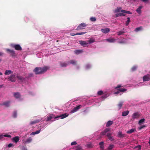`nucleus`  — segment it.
<instances>
[{
	"label": "nucleus",
	"mask_w": 150,
	"mask_h": 150,
	"mask_svg": "<svg viewBox=\"0 0 150 150\" xmlns=\"http://www.w3.org/2000/svg\"><path fill=\"white\" fill-rule=\"evenodd\" d=\"M49 68L47 67H36L33 70V71L36 74H42L46 72Z\"/></svg>",
	"instance_id": "obj_1"
},
{
	"label": "nucleus",
	"mask_w": 150,
	"mask_h": 150,
	"mask_svg": "<svg viewBox=\"0 0 150 150\" xmlns=\"http://www.w3.org/2000/svg\"><path fill=\"white\" fill-rule=\"evenodd\" d=\"M87 26L86 24L85 23H82L78 26L77 27L76 29V30H82L85 28Z\"/></svg>",
	"instance_id": "obj_2"
},
{
	"label": "nucleus",
	"mask_w": 150,
	"mask_h": 150,
	"mask_svg": "<svg viewBox=\"0 0 150 150\" xmlns=\"http://www.w3.org/2000/svg\"><path fill=\"white\" fill-rule=\"evenodd\" d=\"M140 116V114L138 112H134L132 115V120H134L136 119H138Z\"/></svg>",
	"instance_id": "obj_3"
},
{
	"label": "nucleus",
	"mask_w": 150,
	"mask_h": 150,
	"mask_svg": "<svg viewBox=\"0 0 150 150\" xmlns=\"http://www.w3.org/2000/svg\"><path fill=\"white\" fill-rule=\"evenodd\" d=\"M8 79L9 81L12 82H15L16 81L15 75L14 74H11Z\"/></svg>",
	"instance_id": "obj_4"
},
{
	"label": "nucleus",
	"mask_w": 150,
	"mask_h": 150,
	"mask_svg": "<svg viewBox=\"0 0 150 150\" xmlns=\"http://www.w3.org/2000/svg\"><path fill=\"white\" fill-rule=\"evenodd\" d=\"M122 86L121 85H119L116 87L115 88V89H117L120 92H124L127 91V89L125 88L117 89L120 88Z\"/></svg>",
	"instance_id": "obj_5"
},
{
	"label": "nucleus",
	"mask_w": 150,
	"mask_h": 150,
	"mask_svg": "<svg viewBox=\"0 0 150 150\" xmlns=\"http://www.w3.org/2000/svg\"><path fill=\"white\" fill-rule=\"evenodd\" d=\"M82 106L81 105H79L78 106L75 107L71 111V112L73 113L77 111L79 109H80Z\"/></svg>",
	"instance_id": "obj_6"
},
{
	"label": "nucleus",
	"mask_w": 150,
	"mask_h": 150,
	"mask_svg": "<svg viewBox=\"0 0 150 150\" xmlns=\"http://www.w3.org/2000/svg\"><path fill=\"white\" fill-rule=\"evenodd\" d=\"M6 51L11 54V55L12 57H14L15 56V52L12 50H10L9 49H6Z\"/></svg>",
	"instance_id": "obj_7"
},
{
	"label": "nucleus",
	"mask_w": 150,
	"mask_h": 150,
	"mask_svg": "<svg viewBox=\"0 0 150 150\" xmlns=\"http://www.w3.org/2000/svg\"><path fill=\"white\" fill-rule=\"evenodd\" d=\"M12 47L14 48L15 50H22L21 47L18 44L13 45Z\"/></svg>",
	"instance_id": "obj_8"
},
{
	"label": "nucleus",
	"mask_w": 150,
	"mask_h": 150,
	"mask_svg": "<svg viewBox=\"0 0 150 150\" xmlns=\"http://www.w3.org/2000/svg\"><path fill=\"white\" fill-rule=\"evenodd\" d=\"M150 79V75L147 74V75L144 76L143 78V81H149Z\"/></svg>",
	"instance_id": "obj_9"
},
{
	"label": "nucleus",
	"mask_w": 150,
	"mask_h": 150,
	"mask_svg": "<svg viewBox=\"0 0 150 150\" xmlns=\"http://www.w3.org/2000/svg\"><path fill=\"white\" fill-rule=\"evenodd\" d=\"M68 116V115H67V113L62 114L59 116L56 117L55 119H57L59 117H61V119L64 118Z\"/></svg>",
	"instance_id": "obj_10"
},
{
	"label": "nucleus",
	"mask_w": 150,
	"mask_h": 150,
	"mask_svg": "<svg viewBox=\"0 0 150 150\" xmlns=\"http://www.w3.org/2000/svg\"><path fill=\"white\" fill-rule=\"evenodd\" d=\"M60 66L62 67H65L69 65V63L67 62H60Z\"/></svg>",
	"instance_id": "obj_11"
},
{
	"label": "nucleus",
	"mask_w": 150,
	"mask_h": 150,
	"mask_svg": "<svg viewBox=\"0 0 150 150\" xmlns=\"http://www.w3.org/2000/svg\"><path fill=\"white\" fill-rule=\"evenodd\" d=\"M19 140V138L18 136H16L13 138L12 139V141L16 143L18 142Z\"/></svg>",
	"instance_id": "obj_12"
},
{
	"label": "nucleus",
	"mask_w": 150,
	"mask_h": 150,
	"mask_svg": "<svg viewBox=\"0 0 150 150\" xmlns=\"http://www.w3.org/2000/svg\"><path fill=\"white\" fill-rule=\"evenodd\" d=\"M101 30L103 33H107L110 31V29L109 28H106L101 29Z\"/></svg>",
	"instance_id": "obj_13"
},
{
	"label": "nucleus",
	"mask_w": 150,
	"mask_h": 150,
	"mask_svg": "<svg viewBox=\"0 0 150 150\" xmlns=\"http://www.w3.org/2000/svg\"><path fill=\"white\" fill-rule=\"evenodd\" d=\"M113 123V122L112 121L109 120L108 121L106 124V127H109L110 126L112 125Z\"/></svg>",
	"instance_id": "obj_14"
},
{
	"label": "nucleus",
	"mask_w": 150,
	"mask_h": 150,
	"mask_svg": "<svg viewBox=\"0 0 150 150\" xmlns=\"http://www.w3.org/2000/svg\"><path fill=\"white\" fill-rule=\"evenodd\" d=\"M14 97L16 98H18L21 97V95L19 92H16L14 93Z\"/></svg>",
	"instance_id": "obj_15"
},
{
	"label": "nucleus",
	"mask_w": 150,
	"mask_h": 150,
	"mask_svg": "<svg viewBox=\"0 0 150 150\" xmlns=\"http://www.w3.org/2000/svg\"><path fill=\"white\" fill-rule=\"evenodd\" d=\"M16 77L18 80L21 81H23L25 80V78H24V77L21 76L17 75L16 76Z\"/></svg>",
	"instance_id": "obj_16"
},
{
	"label": "nucleus",
	"mask_w": 150,
	"mask_h": 150,
	"mask_svg": "<svg viewBox=\"0 0 150 150\" xmlns=\"http://www.w3.org/2000/svg\"><path fill=\"white\" fill-rule=\"evenodd\" d=\"M55 117H54V116L53 115H49L47 116V121H48L50 120L52 118H54Z\"/></svg>",
	"instance_id": "obj_17"
},
{
	"label": "nucleus",
	"mask_w": 150,
	"mask_h": 150,
	"mask_svg": "<svg viewBox=\"0 0 150 150\" xmlns=\"http://www.w3.org/2000/svg\"><path fill=\"white\" fill-rule=\"evenodd\" d=\"M79 42L81 45L84 46H85L88 44V43L85 41L81 40Z\"/></svg>",
	"instance_id": "obj_18"
},
{
	"label": "nucleus",
	"mask_w": 150,
	"mask_h": 150,
	"mask_svg": "<svg viewBox=\"0 0 150 150\" xmlns=\"http://www.w3.org/2000/svg\"><path fill=\"white\" fill-rule=\"evenodd\" d=\"M41 120H36L33 121H32L30 122V124L31 125H33L39 122Z\"/></svg>",
	"instance_id": "obj_19"
},
{
	"label": "nucleus",
	"mask_w": 150,
	"mask_h": 150,
	"mask_svg": "<svg viewBox=\"0 0 150 150\" xmlns=\"http://www.w3.org/2000/svg\"><path fill=\"white\" fill-rule=\"evenodd\" d=\"M86 33V32H81V33H77L76 34L73 33L72 34H71V35L72 36H74V35H82L85 34Z\"/></svg>",
	"instance_id": "obj_20"
},
{
	"label": "nucleus",
	"mask_w": 150,
	"mask_h": 150,
	"mask_svg": "<svg viewBox=\"0 0 150 150\" xmlns=\"http://www.w3.org/2000/svg\"><path fill=\"white\" fill-rule=\"evenodd\" d=\"M13 73L12 71L10 70H6L5 71L4 74L5 75H9Z\"/></svg>",
	"instance_id": "obj_21"
},
{
	"label": "nucleus",
	"mask_w": 150,
	"mask_h": 150,
	"mask_svg": "<svg viewBox=\"0 0 150 150\" xmlns=\"http://www.w3.org/2000/svg\"><path fill=\"white\" fill-rule=\"evenodd\" d=\"M69 63V64H72L73 65H76L77 64V61L75 60H71L69 62H68Z\"/></svg>",
	"instance_id": "obj_22"
},
{
	"label": "nucleus",
	"mask_w": 150,
	"mask_h": 150,
	"mask_svg": "<svg viewBox=\"0 0 150 150\" xmlns=\"http://www.w3.org/2000/svg\"><path fill=\"white\" fill-rule=\"evenodd\" d=\"M136 131V129L135 128H132L127 131V133L128 134H131L134 132L135 131Z\"/></svg>",
	"instance_id": "obj_23"
},
{
	"label": "nucleus",
	"mask_w": 150,
	"mask_h": 150,
	"mask_svg": "<svg viewBox=\"0 0 150 150\" xmlns=\"http://www.w3.org/2000/svg\"><path fill=\"white\" fill-rule=\"evenodd\" d=\"M106 40L109 42H113L115 41L116 40L113 38H110L106 39Z\"/></svg>",
	"instance_id": "obj_24"
},
{
	"label": "nucleus",
	"mask_w": 150,
	"mask_h": 150,
	"mask_svg": "<svg viewBox=\"0 0 150 150\" xmlns=\"http://www.w3.org/2000/svg\"><path fill=\"white\" fill-rule=\"evenodd\" d=\"M74 148L76 150H82V148L81 146L80 145L77 146H75L74 147Z\"/></svg>",
	"instance_id": "obj_25"
},
{
	"label": "nucleus",
	"mask_w": 150,
	"mask_h": 150,
	"mask_svg": "<svg viewBox=\"0 0 150 150\" xmlns=\"http://www.w3.org/2000/svg\"><path fill=\"white\" fill-rule=\"evenodd\" d=\"M104 144L103 142H102L99 143L100 148L103 150H104Z\"/></svg>",
	"instance_id": "obj_26"
},
{
	"label": "nucleus",
	"mask_w": 150,
	"mask_h": 150,
	"mask_svg": "<svg viewBox=\"0 0 150 150\" xmlns=\"http://www.w3.org/2000/svg\"><path fill=\"white\" fill-rule=\"evenodd\" d=\"M129 111L128 110H126L122 112V115L123 116H127L129 113Z\"/></svg>",
	"instance_id": "obj_27"
},
{
	"label": "nucleus",
	"mask_w": 150,
	"mask_h": 150,
	"mask_svg": "<svg viewBox=\"0 0 150 150\" xmlns=\"http://www.w3.org/2000/svg\"><path fill=\"white\" fill-rule=\"evenodd\" d=\"M142 8V6H140L139 8L136 10V11L139 14L141 13V9Z\"/></svg>",
	"instance_id": "obj_28"
},
{
	"label": "nucleus",
	"mask_w": 150,
	"mask_h": 150,
	"mask_svg": "<svg viewBox=\"0 0 150 150\" xmlns=\"http://www.w3.org/2000/svg\"><path fill=\"white\" fill-rule=\"evenodd\" d=\"M125 16V14L123 13H117V14H116L115 17L116 18V17H117L119 16Z\"/></svg>",
	"instance_id": "obj_29"
},
{
	"label": "nucleus",
	"mask_w": 150,
	"mask_h": 150,
	"mask_svg": "<svg viewBox=\"0 0 150 150\" xmlns=\"http://www.w3.org/2000/svg\"><path fill=\"white\" fill-rule=\"evenodd\" d=\"M32 139L31 137L28 138L25 142V143H30L32 141Z\"/></svg>",
	"instance_id": "obj_30"
},
{
	"label": "nucleus",
	"mask_w": 150,
	"mask_h": 150,
	"mask_svg": "<svg viewBox=\"0 0 150 150\" xmlns=\"http://www.w3.org/2000/svg\"><path fill=\"white\" fill-rule=\"evenodd\" d=\"M12 116L14 118H16L17 117V112L16 111H15L13 112Z\"/></svg>",
	"instance_id": "obj_31"
},
{
	"label": "nucleus",
	"mask_w": 150,
	"mask_h": 150,
	"mask_svg": "<svg viewBox=\"0 0 150 150\" xmlns=\"http://www.w3.org/2000/svg\"><path fill=\"white\" fill-rule=\"evenodd\" d=\"M10 102L9 101L7 102H5L3 103V105L7 106H9Z\"/></svg>",
	"instance_id": "obj_32"
},
{
	"label": "nucleus",
	"mask_w": 150,
	"mask_h": 150,
	"mask_svg": "<svg viewBox=\"0 0 150 150\" xmlns=\"http://www.w3.org/2000/svg\"><path fill=\"white\" fill-rule=\"evenodd\" d=\"M87 41L90 44L94 42H95V40L92 38H90L89 40Z\"/></svg>",
	"instance_id": "obj_33"
},
{
	"label": "nucleus",
	"mask_w": 150,
	"mask_h": 150,
	"mask_svg": "<svg viewBox=\"0 0 150 150\" xmlns=\"http://www.w3.org/2000/svg\"><path fill=\"white\" fill-rule=\"evenodd\" d=\"M121 7L117 8V9H115V13L119 12L121 11Z\"/></svg>",
	"instance_id": "obj_34"
},
{
	"label": "nucleus",
	"mask_w": 150,
	"mask_h": 150,
	"mask_svg": "<svg viewBox=\"0 0 150 150\" xmlns=\"http://www.w3.org/2000/svg\"><path fill=\"white\" fill-rule=\"evenodd\" d=\"M114 145H110L108 148V150H112V149L114 147Z\"/></svg>",
	"instance_id": "obj_35"
},
{
	"label": "nucleus",
	"mask_w": 150,
	"mask_h": 150,
	"mask_svg": "<svg viewBox=\"0 0 150 150\" xmlns=\"http://www.w3.org/2000/svg\"><path fill=\"white\" fill-rule=\"evenodd\" d=\"M123 103V102H120L117 105L119 107V109H120L122 107Z\"/></svg>",
	"instance_id": "obj_36"
},
{
	"label": "nucleus",
	"mask_w": 150,
	"mask_h": 150,
	"mask_svg": "<svg viewBox=\"0 0 150 150\" xmlns=\"http://www.w3.org/2000/svg\"><path fill=\"white\" fill-rule=\"evenodd\" d=\"M127 20L126 21V26H127L129 25V23L130 21V18H129V17L127 18Z\"/></svg>",
	"instance_id": "obj_37"
},
{
	"label": "nucleus",
	"mask_w": 150,
	"mask_h": 150,
	"mask_svg": "<svg viewBox=\"0 0 150 150\" xmlns=\"http://www.w3.org/2000/svg\"><path fill=\"white\" fill-rule=\"evenodd\" d=\"M142 28V27L141 26L139 27L136 28L135 29V31L136 32H138L139 30H140Z\"/></svg>",
	"instance_id": "obj_38"
},
{
	"label": "nucleus",
	"mask_w": 150,
	"mask_h": 150,
	"mask_svg": "<svg viewBox=\"0 0 150 150\" xmlns=\"http://www.w3.org/2000/svg\"><path fill=\"white\" fill-rule=\"evenodd\" d=\"M145 121V119L144 118H143L140 120L138 122V124L139 125H141L142 123L144 122Z\"/></svg>",
	"instance_id": "obj_39"
},
{
	"label": "nucleus",
	"mask_w": 150,
	"mask_h": 150,
	"mask_svg": "<svg viewBox=\"0 0 150 150\" xmlns=\"http://www.w3.org/2000/svg\"><path fill=\"white\" fill-rule=\"evenodd\" d=\"M74 53L76 54H79L81 52V51L79 50H76L74 51Z\"/></svg>",
	"instance_id": "obj_40"
},
{
	"label": "nucleus",
	"mask_w": 150,
	"mask_h": 150,
	"mask_svg": "<svg viewBox=\"0 0 150 150\" xmlns=\"http://www.w3.org/2000/svg\"><path fill=\"white\" fill-rule=\"evenodd\" d=\"M90 20L91 21L93 22H95L96 20V18L93 17H91L90 18Z\"/></svg>",
	"instance_id": "obj_41"
},
{
	"label": "nucleus",
	"mask_w": 150,
	"mask_h": 150,
	"mask_svg": "<svg viewBox=\"0 0 150 150\" xmlns=\"http://www.w3.org/2000/svg\"><path fill=\"white\" fill-rule=\"evenodd\" d=\"M125 33V32L123 31H120L117 33V35H122Z\"/></svg>",
	"instance_id": "obj_42"
},
{
	"label": "nucleus",
	"mask_w": 150,
	"mask_h": 150,
	"mask_svg": "<svg viewBox=\"0 0 150 150\" xmlns=\"http://www.w3.org/2000/svg\"><path fill=\"white\" fill-rule=\"evenodd\" d=\"M107 132H106L104 130L102 132L100 133V134L102 136H104L107 134Z\"/></svg>",
	"instance_id": "obj_43"
},
{
	"label": "nucleus",
	"mask_w": 150,
	"mask_h": 150,
	"mask_svg": "<svg viewBox=\"0 0 150 150\" xmlns=\"http://www.w3.org/2000/svg\"><path fill=\"white\" fill-rule=\"evenodd\" d=\"M137 68V67L136 66H133L131 68V70L132 71H135Z\"/></svg>",
	"instance_id": "obj_44"
},
{
	"label": "nucleus",
	"mask_w": 150,
	"mask_h": 150,
	"mask_svg": "<svg viewBox=\"0 0 150 150\" xmlns=\"http://www.w3.org/2000/svg\"><path fill=\"white\" fill-rule=\"evenodd\" d=\"M103 93V92L102 91H100L98 92V94L99 95H101Z\"/></svg>",
	"instance_id": "obj_45"
},
{
	"label": "nucleus",
	"mask_w": 150,
	"mask_h": 150,
	"mask_svg": "<svg viewBox=\"0 0 150 150\" xmlns=\"http://www.w3.org/2000/svg\"><path fill=\"white\" fill-rule=\"evenodd\" d=\"M108 139L109 140H110L111 141H113V140H114V138L111 136L110 137H109L108 138Z\"/></svg>",
	"instance_id": "obj_46"
},
{
	"label": "nucleus",
	"mask_w": 150,
	"mask_h": 150,
	"mask_svg": "<svg viewBox=\"0 0 150 150\" xmlns=\"http://www.w3.org/2000/svg\"><path fill=\"white\" fill-rule=\"evenodd\" d=\"M118 136L119 137H124V136L123 134H122L121 132H119L118 134Z\"/></svg>",
	"instance_id": "obj_47"
},
{
	"label": "nucleus",
	"mask_w": 150,
	"mask_h": 150,
	"mask_svg": "<svg viewBox=\"0 0 150 150\" xmlns=\"http://www.w3.org/2000/svg\"><path fill=\"white\" fill-rule=\"evenodd\" d=\"M112 135V134L111 133H107L106 136L108 138L109 137L111 136Z\"/></svg>",
	"instance_id": "obj_48"
},
{
	"label": "nucleus",
	"mask_w": 150,
	"mask_h": 150,
	"mask_svg": "<svg viewBox=\"0 0 150 150\" xmlns=\"http://www.w3.org/2000/svg\"><path fill=\"white\" fill-rule=\"evenodd\" d=\"M21 150H27L26 147L23 146L21 147Z\"/></svg>",
	"instance_id": "obj_49"
},
{
	"label": "nucleus",
	"mask_w": 150,
	"mask_h": 150,
	"mask_svg": "<svg viewBox=\"0 0 150 150\" xmlns=\"http://www.w3.org/2000/svg\"><path fill=\"white\" fill-rule=\"evenodd\" d=\"M77 144V143L76 142L74 141L72 142L71 143V145L72 146L76 145Z\"/></svg>",
	"instance_id": "obj_50"
},
{
	"label": "nucleus",
	"mask_w": 150,
	"mask_h": 150,
	"mask_svg": "<svg viewBox=\"0 0 150 150\" xmlns=\"http://www.w3.org/2000/svg\"><path fill=\"white\" fill-rule=\"evenodd\" d=\"M4 137H9V138L11 137V136L10 135H8V134H5V135H4Z\"/></svg>",
	"instance_id": "obj_51"
},
{
	"label": "nucleus",
	"mask_w": 150,
	"mask_h": 150,
	"mask_svg": "<svg viewBox=\"0 0 150 150\" xmlns=\"http://www.w3.org/2000/svg\"><path fill=\"white\" fill-rule=\"evenodd\" d=\"M110 129L109 128H107L105 129L104 130L107 132L110 131Z\"/></svg>",
	"instance_id": "obj_52"
},
{
	"label": "nucleus",
	"mask_w": 150,
	"mask_h": 150,
	"mask_svg": "<svg viewBox=\"0 0 150 150\" xmlns=\"http://www.w3.org/2000/svg\"><path fill=\"white\" fill-rule=\"evenodd\" d=\"M13 146V144H12L10 143L8 144V147H10Z\"/></svg>",
	"instance_id": "obj_53"
},
{
	"label": "nucleus",
	"mask_w": 150,
	"mask_h": 150,
	"mask_svg": "<svg viewBox=\"0 0 150 150\" xmlns=\"http://www.w3.org/2000/svg\"><path fill=\"white\" fill-rule=\"evenodd\" d=\"M40 130H38L36 132H34V133H35V134H38V133H39L40 132Z\"/></svg>",
	"instance_id": "obj_54"
},
{
	"label": "nucleus",
	"mask_w": 150,
	"mask_h": 150,
	"mask_svg": "<svg viewBox=\"0 0 150 150\" xmlns=\"http://www.w3.org/2000/svg\"><path fill=\"white\" fill-rule=\"evenodd\" d=\"M127 11L124 10H121V12L123 13H126Z\"/></svg>",
	"instance_id": "obj_55"
},
{
	"label": "nucleus",
	"mask_w": 150,
	"mask_h": 150,
	"mask_svg": "<svg viewBox=\"0 0 150 150\" xmlns=\"http://www.w3.org/2000/svg\"><path fill=\"white\" fill-rule=\"evenodd\" d=\"M126 13H128V14H132V13L131 12H130L129 11H127Z\"/></svg>",
	"instance_id": "obj_56"
},
{
	"label": "nucleus",
	"mask_w": 150,
	"mask_h": 150,
	"mask_svg": "<svg viewBox=\"0 0 150 150\" xmlns=\"http://www.w3.org/2000/svg\"><path fill=\"white\" fill-rule=\"evenodd\" d=\"M120 91H119L117 90V91L115 92L114 93V94H119L120 93Z\"/></svg>",
	"instance_id": "obj_57"
},
{
	"label": "nucleus",
	"mask_w": 150,
	"mask_h": 150,
	"mask_svg": "<svg viewBox=\"0 0 150 150\" xmlns=\"http://www.w3.org/2000/svg\"><path fill=\"white\" fill-rule=\"evenodd\" d=\"M118 43L120 44H124L125 43V42L124 41H119L118 42Z\"/></svg>",
	"instance_id": "obj_58"
},
{
	"label": "nucleus",
	"mask_w": 150,
	"mask_h": 150,
	"mask_svg": "<svg viewBox=\"0 0 150 150\" xmlns=\"http://www.w3.org/2000/svg\"><path fill=\"white\" fill-rule=\"evenodd\" d=\"M4 137V135L1 134H0V139H2Z\"/></svg>",
	"instance_id": "obj_59"
},
{
	"label": "nucleus",
	"mask_w": 150,
	"mask_h": 150,
	"mask_svg": "<svg viewBox=\"0 0 150 150\" xmlns=\"http://www.w3.org/2000/svg\"><path fill=\"white\" fill-rule=\"evenodd\" d=\"M87 146L88 147H91V146H92V145L91 144H87Z\"/></svg>",
	"instance_id": "obj_60"
},
{
	"label": "nucleus",
	"mask_w": 150,
	"mask_h": 150,
	"mask_svg": "<svg viewBox=\"0 0 150 150\" xmlns=\"http://www.w3.org/2000/svg\"><path fill=\"white\" fill-rule=\"evenodd\" d=\"M145 125H143L142 126L140 127H139V129H143L144 127H145Z\"/></svg>",
	"instance_id": "obj_61"
},
{
	"label": "nucleus",
	"mask_w": 150,
	"mask_h": 150,
	"mask_svg": "<svg viewBox=\"0 0 150 150\" xmlns=\"http://www.w3.org/2000/svg\"><path fill=\"white\" fill-rule=\"evenodd\" d=\"M4 55V53L2 52H0V56H2Z\"/></svg>",
	"instance_id": "obj_62"
},
{
	"label": "nucleus",
	"mask_w": 150,
	"mask_h": 150,
	"mask_svg": "<svg viewBox=\"0 0 150 150\" xmlns=\"http://www.w3.org/2000/svg\"><path fill=\"white\" fill-rule=\"evenodd\" d=\"M136 147H138L139 148V149L140 150L141 149V146L140 145H139L138 146H137Z\"/></svg>",
	"instance_id": "obj_63"
},
{
	"label": "nucleus",
	"mask_w": 150,
	"mask_h": 150,
	"mask_svg": "<svg viewBox=\"0 0 150 150\" xmlns=\"http://www.w3.org/2000/svg\"><path fill=\"white\" fill-rule=\"evenodd\" d=\"M148 0H141V1H142L144 2H147V1H148Z\"/></svg>",
	"instance_id": "obj_64"
}]
</instances>
